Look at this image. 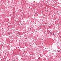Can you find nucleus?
<instances>
[{
    "label": "nucleus",
    "mask_w": 61,
    "mask_h": 61,
    "mask_svg": "<svg viewBox=\"0 0 61 61\" xmlns=\"http://www.w3.org/2000/svg\"><path fill=\"white\" fill-rule=\"evenodd\" d=\"M53 35H55V34H53Z\"/></svg>",
    "instance_id": "nucleus-1"
},
{
    "label": "nucleus",
    "mask_w": 61,
    "mask_h": 61,
    "mask_svg": "<svg viewBox=\"0 0 61 61\" xmlns=\"http://www.w3.org/2000/svg\"><path fill=\"white\" fill-rule=\"evenodd\" d=\"M34 2H35V1H34Z\"/></svg>",
    "instance_id": "nucleus-2"
}]
</instances>
